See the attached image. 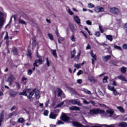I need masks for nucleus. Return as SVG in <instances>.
<instances>
[{
    "mask_svg": "<svg viewBox=\"0 0 127 127\" xmlns=\"http://www.w3.org/2000/svg\"><path fill=\"white\" fill-rule=\"evenodd\" d=\"M35 93V97L36 99H39L40 98V95H39V90L34 89L32 92H31L29 93V95H28V99H31L32 98V96Z\"/></svg>",
    "mask_w": 127,
    "mask_h": 127,
    "instance_id": "f257e3e1",
    "label": "nucleus"
},
{
    "mask_svg": "<svg viewBox=\"0 0 127 127\" xmlns=\"http://www.w3.org/2000/svg\"><path fill=\"white\" fill-rule=\"evenodd\" d=\"M105 110H102L98 109H93L90 111L89 115H96L97 114H104Z\"/></svg>",
    "mask_w": 127,
    "mask_h": 127,
    "instance_id": "f03ea898",
    "label": "nucleus"
},
{
    "mask_svg": "<svg viewBox=\"0 0 127 127\" xmlns=\"http://www.w3.org/2000/svg\"><path fill=\"white\" fill-rule=\"evenodd\" d=\"M3 15H4V14L0 11V29L3 26V23L4 22Z\"/></svg>",
    "mask_w": 127,
    "mask_h": 127,
    "instance_id": "7ed1b4c3",
    "label": "nucleus"
},
{
    "mask_svg": "<svg viewBox=\"0 0 127 127\" xmlns=\"http://www.w3.org/2000/svg\"><path fill=\"white\" fill-rule=\"evenodd\" d=\"M69 103H71L73 105H77V106H82L81 102L79 99H73L69 100Z\"/></svg>",
    "mask_w": 127,
    "mask_h": 127,
    "instance_id": "20e7f679",
    "label": "nucleus"
},
{
    "mask_svg": "<svg viewBox=\"0 0 127 127\" xmlns=\"http://www.w3.org/2000/svg\"><path fill=\"white\" fill-rule=\"evenodd\" d=\"M90 55L93 58V59H91L92 64V65H95V61H97V56L96 54H94L93 51H91Z\"/></svg>",
    "mask_w": 127,
    "mask_h": 127,
    "instance_id": "39448f33",
    "label": "nucleus"
},
{
    "mask_svg": "<svg viewBox=\"0 0 127 127\" xmlns=\"http://www.w3.org/2000/svg\"><path fill=\"white\" fill-rule=\"evenodd\" d=\"M31 92V89H26L23 90L22 92H21L19 95L22 96H27V93L29 94Z\"/></svg>",
    "mask_w": 127,
    "mask_h": 127,
    "instance_id": "423d86ee",
    "label": "nucleus"
},
{
    "mask_svg": "<svg viewBox=\"0 0 127 127\" xmlns=\"http://www.w3.org/2000/svg\"><path fill=\"white\" fill-rule=\"evenodd\" d=\"M43 63V61H42V59L40 58V59L35 61L33 66H34L35 67H38V64H37L38 63H39V64H42Z\"/></svg>",
    "mask_w": 127,
    "mask_h": 127,
    "instance_id": "0eeeda50",
    "label": "nucleus"
},
{
    "mask_svg": "<svg viewBox=\"0 0 127 127\" xmlns=\"http://www.w3.org/2000/svg\"><path fill=\"white\" fill-rule=\"evenodd\" d=\"M73 19L77 24H78L79 26H82L81 25V20L79 18L78 16H73Z\"/></svg>",
    "mask_w": 127,
    "mask_h": 127,
    "instance_id": "6e6552de",
    "label": "nucleus"
},
{
    "mask_svg": "<svg viewBox=\"0 0 127 127\" xmlns=\"http://www.w3.org/2000/svg\"><path fill=\"white\" fill-rule=\"evenodd\" d=\"M110 11L111 12H112V13H114V14H119V12H120L119 9L116 7L111 8Z\"/></svg>",
    "mask_w": 127,
    "mask_h": 127,
    "instance_id": "1a4fd4ad",
    "label": "nucleus"
},
{
    "mask_svg": "<svg viewBox=\"0 0 127 127\" xmlns=\"http://www.w3.org/2000/svg\"><path fill=\"white\" fill-rule=\"evenodd\" d=\"M111 57H112L110 55H107L105 56H103L102 57V59L104 62H108L110 59H111Z\"/></svg>",
    "mask_w": 127,
    "mask_h": 127,
    "instance_id": "9d476101",
    "label": "nucleus"
},
{
    "mask_svg": "<svg viewBox=\"0 0 127 127\" xmlns=\"http://www.w3.org/2000/svg\"><path fill=\"white\" fill-rule=\"evenodd\" d=\"M14 79V76H13V75L11 74L9 75V76L8 77V82H9V85H11L12 81H13Z\"/></svg>",
    "mask_w": 127,
    "mask_h": 127,
    "instance_id": "9b49d317",
    "label": "nucleus"
},
{
    "mask_svg": "<svg viewBox=\"0 0 127 127\" xmlns=\"http://www.w3.org/2000/svg\"><path fill=\"white\" fill-rule=\"evenodd\" d=\"M62 120L64 121V122H68L69 120H70V118L66 115L65 114H63L62 116Z\"/></svg>",
    "mask_w": 127,
    "mask_h": 127,
    "instance_id": "f8f14e48",
    "label": "nucleus"
},
{
    "mask_svg": "<svg viewBox=\"0 0 127 127\" xmlns=\"http://www.w3.org/2000/svg\"><path fill=\"white\" fill-rule=\"evenodd\" d=\"M17 92L14 91L13 90H11L9 92V95L10 97H16V95H17Z\"/></svg>",
    "mask_w": 127,
    "mask_h": 127,
    "instance_id": "ddd939ff",
    "label": "nucleus"
},
{
    "mask_svg": "<svg viewBox=\"0 0 127 127\" xmlns=\"http://www.w3.org/2000/svg\"><path fill=\"white\" fill-rule=\"evenodd\" d=\"M95 11L96 12H100V11L103 12L104 11V8L100 6H98L95 8Z\"/></svg>",
    "mask_w": 127,
    "mask_h": 127,
    "instance_id": "4468645a",
    "label": "nucleus"
},
{
    "mask_svg": "<svg viewBox=\"0 0 127 127\" xmlns=\"http://www.w3.org/2000/svg\"><path fill=\"white\" fill-rule=\"evenodd\" d=\"M70 111H80V108L77 106H71L69 108Z\"/></svg>",
    "mask_w": 127,
    "mask_h": 127,
    "instance_id": "2eb2a0df",
    "label": "nucleus"
},
{
    "mask_svg": "<svg viewBox=\"0 0 127 127\" xmlns=\"http://www.w3.org/2000/svg\"><path fill=\"white\" fill-rule=\"evenodd\" d=\"M69 28L72 32H74L76 30V28H75V26H74V24L72 23H70L69 24Z\"/></svg>",
    "mask_w": 127,
    "mask_h": 127,
    "instance_id": "dca6fc26",
    "label": "nucleus"
},
{
    "mask_svg": "<svg viewBox=\"0 0 127 127\" xmlns=\"http://www.w3.org/2000/svg\"><path fill=\"white\" fill-rule=\"evenodd\" d=\"M56 117H57V114H54L53 112H52L50 115V118L55 120L56 119Z\"/></svg>",
    "mask_w": 127,
    "mask_h": 127,
    "instance_id": "f3484780",
    "label": "nucleus"
},
{
    "mask_svg": "<svg viewBox=\"0 0 127 127\" xmlns=\"http://www.w3.org/2000/svg\"><path fill=\"white\" fill-rule=\"evenodd\" d=\"M88 80L90 81V82H97V80H96L94 76H88Z\"/></svg>",
    "mask_w": 127,
    "mask_h": 127,
    "instance_id": "a211bd4d",
    "label": "nucleus"
},
{
    "mask_svg": "<svg viewBox=\"0 0 127 127\" xmlns=\"http://www.w3.org/2000/svg\"><path fill=\"white\" fill-rule=\"evenodd\" d=\"M107 114H109V115H110L109 116L110 117H112V116H113V115H114V113H115V112L111 109H109L108 110H107Z\"/></svg>",
    "mask_w": 127,
    "mask_h": 127,
    "instance_id": "6ab92c4d",
    "label": "nucleus"
},
{
    "mask_svg": "<svg viewBox=\"0 0 127 127\" xmlns=\"http://www.w3.org/2000/svg\"><path fill=\"white\" fill-rule=\"evenodd\" d=\"M118 79L119 80H121L122 81H124L125 82H127V80L126 79L125 76H123V75H120L118 76Z\"/></svg>",
    "mask_w": 127,
    "mask_h": 127,
    "instance_id": "aec40b11",
    "label": "nucleus"
},
{
    "mask_svg": "<svg viewBox=\"0 0 127 127\" xmlns=\"http://www.w3.org/2000/svg\"><path fill=\"white\" fill-rule=\"evenodd\" d=\"M76 50H73L71 52V59H72V58H74L75 57V54H76Z\"/></svg>",
    "mask_w": 127,
    "mask_h": 127,
    "instance_id": "412c9836",
    "label": "nucleus"
},
{
    "mask_svg": "<svg viewBox=\"0 0 127 127\" xmlns=\"http://www.w3.org/2000/svg\"><path fill=\"white\" fill-rule=\"evenodd\" d=\"M32 45H33V46H35V45H36L37 44V42H36V37L34 36L32 38Z\"/></svg>",
    "mask_w": 127,
    "mask_h": 127,
    "instance_id": "4be33fe9",
    "label": "nucleus"
},
{
    "mask_svg": "<svg viewBox=\"0 0 127 127\" xmlns=\"http://www.w3.org/2000/svg\"><path fill=\"white\" fill-rule=\"evenodd\" d=\"M119 127H127V124L126 122H123L119 124Z\"/></svg>",
    "mask_w": 127,
    "mask_h": 127,
    "instance_id": "5701e85b",
    "label": "nucleus"
},
{
    "mask_svg": "<svg viewBox=\"0 0 127 127\" xmlns=\"http://www.w3.org/2000/svg\"><path fill=\"white\" fill-rule=\"evenodd\" d=\"M4 39L6 40V44H8V42L7 41L8 40V33L7 32H6V35L4 37Z\"/></svg>",
    "mask_w": 127,
    "mask_h": 127,
    "instance_id": "b1692460",
    "label": "nucleus"
},
{
    "mask_svg": "<svg viewBox=\"0 0 127 127\" xmlns=\"http://www.w3.org/2000/svg\"><path fill=\"white\" fill-rule=\"evenodd\" d=\"M112 92H113V93L114 96H118V95H120V96H121V94H120L119 92H118L116 89L112 91Z\"/></svg>",
    "mask_w": 127,
    "mask_h": 127,
    "instance_id": "393cba45",
    "label": "nucleus"
},
{
    "mask_svg": "<svg viewBox=\"0 0 127 127\" xmlns=\"http://www.w3.org/2000/svg\"><path fill=\"white\" fill-rule=\"evenodd\" d=\"M51 53L54 57H57V53H56V50H52Z\"/></svg>",
    "mask_w": 127,
    "mask_h": 127,
    "instance_id": "a878e982",
    "label": "nucleus"
},
{
    "mask_svg": "<svg viewBox=\"0 0 127 127\" xmlns=\"http://www.w3.org/2000/svg\"><path fill=\"white\" fill-rule=\"evenodd\" d=\"M117 108L120 111V112H121V113H125V110H124V108L122 107L119 106L117 107Z\"/></svg>",
    "mask_w": 127,
    "mask_h": 127,
    "instance_id": "bb28decb",
    "label": "nucleus"
},
{
    "mask_svg": "<svg viewBox=\"0 0 127 127\" xmlns=\"http://www.w3.org/2000/svg\"><path fill=\"white\" fill-rule=\"evenodd\" d=\"M106 38L110 41H113V36L111 35H106Z\"/></svg>",
    "mask_w": 127,
    "mask_h": 127,
    "instance_id": "cd10ccee",
    "label": "nucleus"
},
{
    "mask_svg": "<svg viewBox=\"0 0 127 127\" xmlns=\"http://www.w3.org/2000/svg\"><path fill=\"white\" fill-rule=\"evenodd\" d=\"M18 21L20 24H24L25 25H26V23L24 21V20L19 19L18 20Z\"/></svg>",
    "mask_w": 127,
    "mask_h": 127,
    "instance_id": "c85d7f7f",
    "label": "nucleus"
},
{
    "mask_svg": "<svg viewBox=\"0 0 127 127\" xmlns=\"http://www.w3.org/2000/svg\"><path fill=\"white\" fill-rule=\"evenodd\" d=\"M80 56H81V52H79L75 58V61H78L79 60V58H80Z\"/></svg>",
    "mask_w": 127,
    "mask_h": 127,
    "instance_id": "c756f323",
    "label": "nucleus"
},
{
    "mask_svg": "<svg viewBox=\"0 0 127 127\" xmlns=\"http://www.w3.org/2000/svg\"><path fill=\"white\" fill-rule=\"evenodd\" d=\"M62 90L58 88V96H59V97H60V96H61L62 95Z\"/></svg>",
    "mask_w": 127,
    "mask_h": 127,
    "instance_id": "7c9ffc66",
    "label": "nucleus"
},
{
    "mask_svg": "<svg viewBox=\"0 0 127 127\" xmlns=\"http://www.w3.org/2000/svg\"><path fill=\"white\" fill-rule=\"evenodd\" d=\"M121 71L122 73H126L127 72V67H123L121 68Z\"/></svg>",
    "mask_w": 127,
    "mask_h": 127,
    "instance_id": "2f4dec72",
    "label": "nucleus"
},
{
    "mask_svg": "<svg viewBox=\"0 0 127 127\" xmlns=\"http://www.w3.org/2000/svg\"><path fill=\"white\" fill-rule=\"evenodd\" d=\"M83 92H84L86 94H88V95H91V91L89 90H88V89H83Z\"/></svg>",
    "mask_w": 127,
    "mask_h": 127,
    "instance_id": "473e14b6",
    "label": "nucleus"
},
{
    "mask_svg": "<svg viewBox=\"0 0 127 127\" xmlns=\"http://www.w3.org/2000/svg\"><path fill=\"white\" fill-rule=\"evenodd\" d=\"M70 40H71V41H73V42H75L76 41V38L75 37L74 35H71Z\"/></svg>",
    "mask_w": 127,
    "mask_h": 127,
    "instance_id": "72a5a7b5",
    "label": "nucleus"
},
{
    "mask_svg": "<svg viewBox=\"0 0 127 127\" xmlns=\"http://www.w3.org/2000/svg\"><path fill=\"white\" fill-rule=\"evenodd\" d=\"M88 7L89 8H93V7H95V5L92 3H89L88 4Z\"/></svg>",
    "mask_w": 127,
    "mask_h": 127,
    "instance_id": "f704fd0d",
    "label": "nucleus"
},
{
    "mask_svg": "<svg viewBox=\"0 0 127 127\" xmlns=\"http://www.w3.org/2000/svg\"><path fill=\"white\" fill-rule=\"evenodd\" d=\"M108 76H105L103 79V83H108Z\"/></svg>",
    "mask_w": 127,
    "mask_h": 127,
    "instance_id": "c9c22d12",
    "label": "nucleus"
},
{
    "mask_svg": "<svg viewBox=\"0 0 127 127\" xmlns=\"http://www.w3.org/2000/svg\"><path fill=\"white\" fill-rule=\"evenodd\" d=\"M89 104H92V105H93V106H95V107H98V105H97V103H96V102H95L94 101L90 100Z\"/></svg>",
    "mask_w": 127,
    "mask_h": 127,
    "instance_id": "e433bc0d",
    "label": "nucleus"
},
{
    "mask_svg": "<svg viewBox=\"0 0 127 127\" xmlns=\"http://www.w3.org/2000/svg\"><path fill=\"white\" fill-rule=\"evenodd\" d=\"M28 20H29V23L32 25L34 24V23H35V22H34V21L32 19L28 18Z\"/></svg>",
    "mask_w": 127,
    "mask_h": 127,
    "instance_id": "4c0bfd02",
    "label": "nucleus"
},
{
    "mask_svg": "<svg viewBox=\"0 0 127 127\" xmlns=\"http://www.w3.org/2000/svg\"><path fill=\"white\" fill-rule=\"evenodd\" d=\"M81 100L83 101V103L85 105H89V104H90V101L88 102L87 101V100H85L83 98H82Z\"/></svg>",
    "mask_w": 127,
    "mask_h": 127,
    "instance_id": "58836bf2",
    "label": "nucleus"
},
{
    "mask_svg": "<svg viewBox=\"0 0 127 127\" xmlns=\"http://www.w3.org/2000/svg\"><path fill=\"white\" fill-rule=\"evenodd\" d=\"M108 89L110 91H112L115 89V86H112L111 85H108Z\"/></svg>",
    "mask_w": 127,
    "mask_h": 127,
    "instance_id": "ea45409f",
    "label": "nucleus"
},
{
    "mask_svg": "<svg viewBox=\"0 0 127 127\" xmlns=\"http://www.w3.org/2000/svg\"><path fill=\"white\" fill-rule=\"evenodd\" d=\"M114 48H115V49H118V50H120V51H122V47L114 45Z\"/></svg>",
    "mask_w": 127,
    "mask_h": 127,
    "instance_id": "a19ab883",
    "label": "nucleus"
},
{
    "mask_svg": "<svg viewBox=\"0 0 127 127\" xmlns=\"http://www.w3.org/2000/svg\"><path fill=\"white\" fill-rule=\"evenodd\" d=\"M74 67H75V68H77V69H80V68H81V64H74Z\"/></svg>",
    "mask_w": 127,
    "mask_h": 127,
    "instance_id": "79ce46f5",
    "label": "nucleus"
},
{
    "mask_svg": "<svg viewBox=\"0 0 127 127\" xmlns=\"http://www.w3.org/2000/svg\"><path fill=\"white\" fill-rule=\"evenodd\" d=\"M15 84L16 85V87H17V89H20V84H19V83H18L17 82H15Z\"/></svg>",
    "mask_w": 127,
    "mask_h": 127,
    "instance_id": "37998d69",
    "label": "nucleus"
},
{
    "mask_svg": "<svg viewBox=\"0 0 127 127\" xmlns=\"http://www.w3.org/2000/svg\"><path fill=\"white\" fill-rule=\"evenodd\" d=\"M48 36L51 40H53V39H54V38L53 37V35H52V34H48Z\"/></svg>",
    "mask_w": 127,
    "mask_h": 127,
    "instance_id": "c03bdc74",
    "label": "nucleus"
},
{
    "mask_svg": "<svg viewBox=\"0 0 127 127\" xmlns=\"http://www.w3.org/2000/svg\"><path fill=\"white\" fill-rule=\"evenodd\" d=\"M3 119V115L1 114L0 117V127L1 126V122H2Z\"/></svg>",
    "mask_w": 127,
    "mask_h": 127,
    "instance_id": "a18cd8bd",
    "label": "nucleus"
},
{
    "mask_svg": "<svg viewBox=\"0 0 127 127\" xmlns=\"http://www.w3.org/2000/svg\"><path fill=\"white\" fill-rule=\"evenodd\" d=\"M13 53H14V54H17V48H13Z\"/></svg>",
    "mask_w": 127,
    "mask_h": 127,
    "instance_id": "49530a36",
    "label": "nucleus"
},
{
    "mask_svg": "<svg viewBox=\"0 0 127 127\" xmlns=\"http://www.w3.org/2000/svg\"><path fill=\"white\" fill-rule=\"evenodd\" d=\"M46 64L48 67L50 66V63H49V61L48 60V58H46Z\"/></svg>",
    "mask_w": 127,
    "mask_h": 127,
    "instance_id": "de8ad7c7",
    "label": "nucleus"
},
{
    "mask_svg": "<svg viewBox=\"0 0 127 127\" xmlns=\"http://www.w3.org/2000/svg\"><path fill=\"white\" fill-rule=\"evenodd\" d=\"M67 10H68V13H69L70 15H73V14H74V13L73 12V11H72V10H71V9H68Z\"/></svg>",
    "mask_w": 127,
    "mask_h": 127,
    "instance_id": "09e8293b",
    "label": "nucleus"
},
{
    "mask_svg": "<svg viewBox=\"0 0 127 127\" xmlns=\"http://www.w3.org/2000/svg\"><path fill=\"white\" fill-rule=\"evenodd\" d=\"M23 122H24V120L23 119V118H20L18 119V122L19 123H23Z\"/></svg>",
    "mask_w": 127,
    "mask_h": 127,
    "instance_id": "8fccbe9b",
    "label": "nucleus"
},
{
    "mask_svg": "<svg viewBox=\"0 0 127 127\" xmlns=\"http://www.w3.org/2000/svg\"><path fill=\"white\" fill-rule=\"evenodd\" d=\"M99 29L101 31V33H104V29L103 28H102V26L101 25H99Z\"/></svg>",
    "mask_w": 127,
    "mask_h": 127,
    "instance_id": "3c124183",
    "label": "nucleus"
},
{
    "mask_svg": "<svg viewBox=\"0 0 127 127\" xmlns=\"http://www.w3.org/2000/svg\"><path fill=\"white\" fill-rule=\"evenodd\" d=\"M99 29L101 31V33H104V29L103 28H102V26L101 25H99Z\"/></svg>",
    "mask_w": 127,
    "mask_h": 127,
    "instance_id": "603ef678",
    "label": "nucleus"
},
{
    "mask_svg": "<svg viewBox=\"0 0 127 127\" xmlns=\"http://www.w3.org/2000/svg\"><path fill=\"white\" fill-rule=\"evenodd\" d=\"M64 105V102H61V103L59 104L57 106V108H59V107H61V106H63Z\"/></svg>",
    "mask_w": 127,
    "mask_h": 127,
    "instance_id": "864d4df0",
    "label": "nucleus"
},
{
    "mask_svg": "<svg viewBox=\"0 0 127 127\" xmlns=\"http://www.w3.org/2000/svg\"><path fill=\"white\" fill-rule=\"evenodd\" d=\"M49 113V112L48 111V110H45L44 112V116H48Z\"/></svg>",
    "mask_w": 127,
    "mask_h": 127,
    "instance_id": "5fc2aeb1",
    "label": "nucleus"
},
{
    "mask_svg": "<svg viewBox=\"0 0 127 127\" xmlns=\"http://www.w3.org/2000/svg\"><path fill=\"white\" fill-rule=\"evenodd\" d=\"M27 55V56H29V57H31V51L28 50Z\"/></svg>",
    "mask_w": 127,
    "mask_h": 127,
    "instance_id": "6e6d98bb",
    "label": "nucleus"
},
{
    "mask_svg": "<svg viewBox=\"0 0 127 127\" xmlns=\"http://www.w3.org/2000/svg\"><path fill=\"white\" fill-rule=\"evenodd\" d=\"M81 74H83V71L81 70H79V71L77 72V76H80V75H81Z\"/></svg>",
    "mask_w": 127,
    "mask_h": 127,
    "instance_id": "4d7b16f0",
    "label": "nucleus"
},
{
    "mask_svg": "<svg viewBox=\"0 0 127 127\" xmlns=\"http://www.w3.org/2000/svg\"><path fill=\"white\" fill-rule=\"evenodd\" d=\"M33 71L31 69H29L28 71V75H31V74H32Z\"/></svg>",
    "mask_w": 127,
    "mask_h": 127,
    "instance_id": "13d9d810",
    "label": "nucleus"
},
{
    "mask_svg": "<svg viewBox=\"0 0 127 127\" xmlns=\"http://www.w3.org/2000/svg\"><path fill=\"white\" fill-rule=\"evenodd\" d=\"M26 80H27V78H26V77H22V81L24 82V83H25V82L26 81Z\"/></svg>",
    "mask_w": 127,
    "mask_h": 127,
    "instance_id": "bf43d9fd",
    "label": "nucleus"
},
{
    "mask_svg": "<svg viewBox=\"0 0 127 127\" xmlns=\"http://www.w3.org/2000/svg\"><path fill=\"white\" fill-rule=\"evenodd\" d=\"M86 22L88 25H91L92 24V22L90 20H87Z\"/></svg>",
    "mask_w": 127,
    "mask_h": 127,
    "instance_id": "052dcab7",
    "label": "nucleus"
},
{
    "mask_svg": "<svg viewBox=\"0 0 127 127\" xmlns=\"http://www.w3.org/2000/svg\"><path fill=\"white\" fill-rule=\"evenodd\" d=\"M63 122L62 121H59L58 122V125H59V126H60V125H63Z\"/></svg>",
    "mask_w": 127,
    "mask_h": 127,
    "instance_id": "680f3d73",
    "label": "nucleus"
},
{
    "mask_svg": "<svg viewBox=\"0 0 127 127\" xmlns=\"http://www.w3.org/2000/svg\"><path fill=\"white\" fill-rule=\"evenodd\" d=\"M86 50H88V49H91V46L89 44H88L86 48Z\"/></svg>",
    "mask_w": 127,
    "mask_h": 127,
    "instance_id": "e2e57ef3",
    "label": "nucleus"
},
{
    "mask_svg": "<svg viewBox=\"0 0 127 127\" xmlns=\"http://www.w3.org/2000/svg\"><path fill=\"white\" fill-rule=\"evenodd\" d=\"M77 82L78 83V84H82V79H78Z\"/></svg>",
    "mask_w": 127,
    "mask_h": 127,
    "instance_id": "0e129e2a",
    "label": "nucleus"
},
{
    "mask_svg": "<svg viewBox=\"0 0 127 127\" xmlns=\"http://www.w3.org/2000/svg\"><path fill=\"white\" fill-rule=\"evenodd\" d=\"M123 49H127V44H124L123 46Z\"/></svg>",
    "mask_w": 127,
    "mask_h": 127,
    "instance_id": "69168bd1",
    "label": "nucleus"
},
{
    "mask_svg": "<svg viewBox=\"0 0 127 127\" xmlns=\"http://www.w3.org/2000/svg\"><path fill=\"white\" fill-rule=\"evenodd\" d=\"M100 35H101V33H100L99 32H96L95 33V35L96 36H100Z\"/></svg>",
    "mask_w": 127,
    "mask_h": 127,
    "instance_id": "338daca9",
    "label": "nucleus"
},
{
    "mask_svg": "<svg viewBox=\"0 0 127 127\" xmlns=\"http://www.w3.org/2000/svg\"><path fill=\"white\" fill-rule=\"evenodd\" d=\"M48 105H49V100H48L45 103L46 107H48Z\"/></svg>",
    "mask_w": 127,
    "mask_h": 127,
    "instance_id": "774afa93",
    "label": "nucleus"
}]
</instances>
